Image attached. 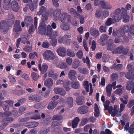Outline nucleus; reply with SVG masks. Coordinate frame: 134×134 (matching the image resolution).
I'll return each instance as SVG.
<instances>
[{"instance_id":"nucleus-1","label":"nucleus","mask_w":134,"mask_h":134,"mask_svg":"<svg viewBox=\"0 0 134 134\" xmlns=\"http://www.w3.org/2000/svg\"><path fill=\"white\" fill-rule=\"evenodd\" d=\"M127 69L129 72L125 74L126 77L129 79L134 80V70L133 66L128 64L127 66Z\"/></svg>"},{"instance_id":"nucleus-2","label":"nucleus","mask_w":134,"mask_h":134,"mask_svg":"<svg viewBox=\"0 0 134 134\" xmlns=\"http://www.w3.org/2000/svg\"><path fill=\"white\" fill-rule=\"evenodd\" d=\"M42 55L44 59L48 61L53 60L55 57L54 53L49 50L45 51Z\"/></svg>"},{"instance_id":"nucleus-3","label":"nucleus","mask_w":134,"mask_h":134,"mask_svg":"<svg viewBox=\"0 0 134 134\" xmlns=\"http://www.w3.org/2000/svg\"><path fill=\"white\" fill-rule=\"evenodd\" d=\"M52 30L51 25H48L47 27V35L48 36H50L51 39L52 40L56 39V38L58 36V32L56 31H55L51 33Z\"/></svg>"},{"instance_id":"nucleus-4","label":"nucleus","mask_w":134,"mask_h":134,"mask_svg":"<svg viewBox=\"0 0 134 134\" xmlns=\"http://www.w3.org/2000/svg\"><path fill=\"white\" fill-rule=\"evenodd\" d=\"M71 19V17L69 15L65 12H63L61 14L58 20L63 23H64L66 20L68 22H70Z\"/></svg>"},{"instance_id":"nucleus-5","label":"nucleus","mask_w":134,"mask_h":134,"mask_svg":"<svg viewBox=\"0 0 134 134\" xmlns=\"http://www.w3.org/2000/svg\"><path fill=\"white\" fill-rule=\"evenodd\" d=\"M0 30L3 33H6L8 31V28L6 21H2L0 23Z\"/></svg>"},{"instance_id":"nucleus-6","label":"nucleus","mask_w":134,"mask_h":134,"mask_svg":"<svg viewBox=\"0 0 134 134\" xmlns=\"http://www.w3.org/2000/svg\"><path fill=\"white\" fill-rule=\"evenodd\" d=\"M121 16L123 18V21L125 23L128 22L130 17L128 15L126 10L124 8H121Z\"/></svg>"},{"instance_id":"nucleus-7","label":"nucleus","mask_w":134,"mask_h":134,"mask_svg":"<svg viewBox=\"0 0 134 134\" xmlns=\"http://www.w3.org/2000/svg\"><path fill=\"white\" fill-rule=\"evenodd\" d=\"M3 108L4 111L6 112H4L3 113H0V116L2 117H3L4 116H9L11 115L12 113L11 112H7L9 109V106L8 105H3Z\"/></svg>"},{"instance_id":"nucleus-8","label":"nucleus","mask_w":134,"mask_h":134,"mask_svg":"<svg viewBox=\"0 0 134 134\" xmlns=\"http://www.w3.org/2000/svg\"><path fill=\"white\" fill-rule=\"evenodd\" d=\"M121 12V8H118L114 12V15L113 16L115 20L116 21H118L121 19V17L120 16Z\"/></svg>"},{"instance_id":"nucleus-9","label":"nucleus","mask_w":134,"mask_h":134,"mask_svg":"<svg viewBox=\"0 0 134 134\" xmlns=\"http://www.w3.org/2000/svg\"><path fill=\"white\" fill-rule=\"evenodd\" d=\"M46 26L44 23H41L38 27L39 33L41 34H45L46 30Z\"/></svg>"},{"instance_id":"nucleus-10","label":"nucleus","mask_w":134,"mask_h":134,"mask_svg":"<svg viewBox=\"0 0 134 134\" xmlns=\"http://www.w3.org/2000/svg\"><path fill=\"white\" fill-rule=\"evenodd\" d=\"M77 73L75 71L73 70H70L68 73V77L69 79L72 80H75L76 78Z\"/></svg>"},{"instance_id":"nucleus-11","label":"nucleus","mask_w":134,"mask_h":134,"mask_svg":"<svg viewBox=\"0 0 134 134\" xmlns=\"http://www.w3.org/2000/svg\"><path fill=\"white\" fill-rule=\"evenodd\" d=\"M54 90L55 93L59 94L61 96H64L66 94L65 91L63 88L56 87L54 88Z\"/></svg>"},{"instance_id":"nucleus-12","label":"nucleus","mask_w":134,"mask_h":134,"mask_svg":"<svg viewBox=\"0 0 134 134\" xmlns=\"http://www.w3.org/2000/svg\"><path fill=\"white\" fill-rule=\"evenodd\" d=\"M57 52L60 56L64 57L66 55V49L63 47H60L57 50Z\"/></svg>"},{"instance_id":"nucleus-13","label":"nucleus","mask_w":134,"mask_h":134,"mask_svg":"<svg viewBox=\"0 0 134 134\" xmlns=\"http://www.w3.org/2000/svg\"><path fill=\"white\" fill-rule=\"evenodd\" d=\"M14 120L13 118L11 117H7L3 119L2 120V124L3 126H5L9 123H11Z\"/></svg>"},{"instance_id":"nucleus-14","label":"nucleus","mask_w":134,"mask_h":134,"mask_svg":"<svg viewBox=\"0 0 134 134\" xmlns=\"http://www.w3.org/2000/svg\"><path fill=\"white\" fill-rule=\"evenodd\" d=\"M101 6L104 9H110L112 8V5L107 2L102 1L100 2Z\"/></svg>"},{"instance_id":"nucleus-15","label":"nucleus","mask_w":134,"mask_h":134,"mask_svg":"<svg viewBox=\"0 0 134 134\" xmlns=\"http://www.w3.org/2000/svg\"><path fill=\"white\" fill-rule=\"evenodd\" d=\"M38 67L40 71L42 74L46 72L48 68V66L46 64H43L41 66V64H39L38 65Z\"/></svg>"},{"instance_id":"nucleus-16","label":"nucleus","mask_w":134,"mask_h":134,"mask_svg":"<svg viewBox=\"0 0 134 134\" xmlns=\"http://www.w3.org/2000/svg\"><path fill=\"white\" fill-rule=\"evenodd\" d=\"M15 20L14 16L12 14H10L8 16V23L9 26H12L14 23Z\"/></svg>"},{"instance_id":"nucleus-17","label":"nucleus","mask_w":134,"mask_h":134,"mask_svg":"<svg viewBox=\"0 0 134 134\" xmlns=\"http://www.w3.org/2000/svg\"><path fill=\"white\" fill-rule=\"evenodd\" d=\"M24 21L26 25L28 27L32 25L33 23V19L30 16H27L25 18Z\"/></svg>"},{"instance_id":"nucleus-18","label":"nucleus","mask_w":134,"mask_h":134,"mask_svg":"<svg viewBox=\"0 0 134 134\" xmlns=\"http://www.w3.org/2000/svg\"><path fill=\"white\" fill-rule=\"evenodd\" d=\"M53 80L51 78H49L45 80L44 82V85L50 88L53 85Z\"/></svg>"},{"instance_id":"nucleus-19","label":"nucleus","mask_w":134,"mask_h":134,"mask_svg":"<svg viewBox=\"0 0 134 134\" xmlns=\"http://www.w3.org/2000/svg\"><path fill=\"white\" fill-rule=\"evenodd\" d=\"M61 13V11L59 9H57L55 10L53 14L54 19V20L57 21L58 20Z\"/></svg>"},{"instance_id":"nucleus-20","label":"nucleus","mask_w":134,"mask_h":134,"mask_svg":"<svg viewBox=\"0 0 134 134\" xmlns=\"http://www.w3.org/2000/svg\"><path fill=\"white\" fill-rule=\"evenodd\" d=\"M88 111V108L86 106H81L78 109V112L80 114H84L87 113Z\"/></svg>"},{"instance_id":"nucleus-21","label":"nucleus","mask_w":134,"mask_h":134,"mask_svg":"<svg viewBox=\"0 0 134 134\" xmlns=\"http://www.w3.org/2000/svg\"><path fill=\"white\" fill-rule=\"evenodd\" d=\"M80 64V61L77 59H75L72 63V67L74 69H76L79 67Z\"/></svg>"},{"instance_id":"nucleus-22","label":"nucleus","mask_w":134,"mask_h":134,"mask_svg":"<svg viewBox=\"0 0 134 134\" xmlns=\"http://www.w3.org/2000/svg\"><path fill=\"white\" fill-rule=\"evenodd\" d=\"M113 40L111 39H110L108 42L107 47L108 50L109 51H112L114 49L115 46L113 45Z\"/></svg>"},{"instance_id":"nucleus-23","label":"nucleus","mask_w":134,"mask_h":134,"mask_svg":"<svg viewBox=\"0 0 134 134\" xmlns=\"http://www.w3.org/2000/svg\"><path fill=\"white\" fill-rule=\"evenodd\" d=\"M11 0H4L3 3V7L6 10H8L10 5Z\"/></svg>"},{"instance_id":"nucleus-24","label":"nucleus","mask_w":134,"mask_h":134,"mask_svg":"<svg viewBox=\"0 0 134 134\" xmlns=\"http://www.w3.org/2000/svg\"><path fill=\"white\" fill-rule=\"evenodd\" d=\"M57 102L54 100L50 102L48 106V108L49 110L53 109L56 106Z\"/></svg>"},{"instance_id":"nucleus-25","label":"nucleus","mask_w":134,"mask_h":134,"mask_svg":"<svg viewBox=\"0 0 134 134\" xmlns=\"http://www.w3.org/2000/svg\"><path fill=\"white\" fill-rule=\"evenodd\" d=\"M56 66L58 68L61 69H63L66 68L67 66L64 62H60L56 64Z\"/></svg>"},{"instance_id":"nucleus-26","label":"nucleus","mask_w":134,"mask_h":134,"mask_svg":"<svg viewBox=\"0 0 134 134\" xmlns=\"http://www.w3.org/2000/svg\"><path fill=\"white\" fill-rule=\"evenodd\" d=\"M60 27L64 30H68L70 29V26L67 23H62L60 25Z\"/></svg>"},{"instance_id":"nucleus-27","label":"nucleus","mask_w":134,"mask_h":134,"mask_svg":"<svg viewBox=\"0 0 134 134\" xmlns=\"http://www.w3.org/2000/svg\"><path fill=\"white\" fill-rule=\"evenodd\" d=\"M33 115L31 116V119H38L41 118L40 115L38 113L37 110L35 111V112L32 114Z\"/></svg>"},{"instance_id":"nucleus-28","label":"nucleus","mask_w":134,"mask_h":134,"mask_svg":"<svg viewBox=\"0 0 134 134\" xmlns=\"http://www.w3.org/2000/svg\"><path fill=\"white\" fill-rule=\"evenodd\" d=\"M126 89L128 90H130L132 88L134 87V82L131 81H128L127 82Z\"/></svg>"},{"instance_id":"nucleus-29","label":"nucleus","mask_w":134,"mask_h":134,"mask_svg":"<svg viewBox=\"0 0 134 134\" xmlns=\"http://www.w3.org/2000/svg\"><path fill=\"white\" fill-rule=\"evenodd\" d=\"M67 36L65 35L63 37L59 36L58 38V42L59 43H64L66 40Z\"/></svg>"},{"instance_id":"nucleus-30","label":"nucleus","mask_w":134,"mask_h":134,"mask_svg":"<svg viewBox=\"0 0 134 134\" xmlns=\"http://www.w3.org/2000/svg\"><path fill=\"white\" fill-rule=\"evenodd\" d=\"M80 121V119L78 117H76L72 121V127L73 128H75L77 126L78 124Z\"/></svg>"},{"instance_id":"nucleus-31","label":"nucleus","mask_w":134,"mask_h":134,"mask_svg":"<svg viewBox=\"0 0 134 134\" xmlns=\"http://www.w3.org/2000/svg\"><path fill=\"white\" fill-rule=\"evenodd\" d=\"M123 47L122 46H119L112 52L113 54H120L122 52Z\"/></svg>"},{"instance_id":"nucleus-32","label":"nucleus","mask_w":134,"mask_h":134,"mask_svg":"<svg viewBox=\"0 0 134 134\" xmlns=\"http://www.w3.org/2000/svg\"><path fill=\"white\" fill-rule=\"evenodd\" d=\"M78 70L80 73L85 74H87L89 72L88 70L86 68H82L80 67L78 68Z\"/></svg>"},{"instance_id":"nucleus-33","label":"nucleus","mask_w":134,"mask_h":134,"mask_svg":"<svg viewBox=\"0 0 134 134\" xmlns=\"http://www.w3.org/2000/svg\"><path fill=\"white\" fill-rule=\"evenodd\" d=\"M67 102L68 107L70 108L72 107L73 105V99L71 97H68L67 100Z\"/></svg>"},{"instance_id":"nucleus-34","label":"nucleus","mask_w":134,"mask_h":134,"mask_svg":"<svg viewBox=\"0 0 134 134\" xmlns=\"http://www.w3.org/2000/svg\"><path fill=\"white\" fill-rule=\"evenodd\" d=\"M64 87L66 91H68L70 89V81L68 80L65 81L64 83Z\"/></svg>"},{"instance_id":"nucleus-35","label":"nucleus","mask_w":134,"mask_h":134,"mask_svg":"<svg viewBox=\"0 0 134 134\" xmlns=\"http://www.w3.org/2000/svg\"><path fill=\"white\" fill-rule=\"evenodd\" d=\"M90 33L92 36L95 37L97 36L99 34V31L95 29H91Z\"/></svg>"},{"instance_id":"nucleus-36","label":"nucleus","mask_w":134,"mask_h":134,"mask_svg":"<svg viewBox=\"0 0 134 134\" xmlns=\"http://www.w3.org/2000/svg\"><path fill=\"white\" fill-rule=\"evenodd\" d=\"M94 116L97 117L99 115V111L98 107L96 104H94Z\"/></svg>"},{"instance_id":"nucleus-37","label":"nucleus","mask_w":134,"mask_h":134,"mask_svg":"<svg viewBox=\"0 0 134 134\" xmlns=\"http://www.w3.org/2000/svg\"><path fill=\"white\" fill-rule=\"evenodd\" d=\"M11 7L13 11L17 12V2L15 1H13L11 4Z\"/></svg>"},{"instance_id":"nucleus-38","label":"nucleus","mask_w":134,"mask_h":134,"mask_svg":"<svg viewBox=\"0 0 134 134\" xmlns=\"http://www.w3.org/2000/svg\"><path fill=\"white\" fill-rule=\"evenodd\" d=\"M71 87L75 89H77L79 88L80 86L79 83L78 82H72L71 83Z\"/></svg>"},{"instance_id":"nucleus-39","label":"nucleus","mask_w":134,"mask_h":134,"mask_svg":"<svg viewBox=\"0 0 134 134\" xmlns=\"http://www.w3.org/2000/svg\"><path fill=\"white\" fill-rule=\"evenodd\" d=\"M82 60L84 63H86L87 64L88 68H90L91 65L90 63V60L89 58L88 57H86V58H83Z\"/></svg>"},{"instance_id":"nucleus-40","label":"nucleus","mask_w":134,"mask_h":134,"mask_svg":"<svg viewBox=\"0 0 134 134\" xmlns=\"http://www.w3.org/2000/svg\"><path fill=\"white\" fill-rule=\"evenodd\" d=\"M114 18L113 17V19L112 20L111 18H109L107 21L106 23V25L107 26L110 25L112 23L117 22L114 20Z\"/></svg>"},{"instance_id":"nucleus-41","label":"nucleus","mask_w":134,"mask_h":134,"mask_svg":"<svg viewBox=\"0 0 134 134\" xmlns=\"http://www.w3.org/2000/svg\"><path fill=\"white\" fill-rule=\"evenodd\" d=\"M128 96L127 95H125L123 96L125 100H124L123 99L121 98H120V99L124 104H126L128 102Z\"/></svg>"},{"instance_id":"nucleus-42","label":"nucleus","mask_w":134,"mask_h":134,"mask_svg":"<svg viewBox=\"0 0 134 134\" xmlns=\"http://www.w3.org/2000/svg\"><path fill=\"white\" fill-rule=\"evenodd\" d=\"M31 76L34 80L36 81L37 80L39 77V74H36L34 72H33L32 73Z\"/></svg>"},{"instance_id":"nucleus-43","label":"nucleus","mask_w":134,"mask_h":134,"mask_svg":"<svg viewBox=\"0 0 134 134\" xmlns=\"http://www.w3.org/2000/svg\"><path fill=\"white\" fill-rule=\"evenodd\" d=\"M23 49L25 51L29 53L32 51V48L30 46H27L23 48Z\"/></svg>"},{"instance_id":"nucleus-44","label":"nucleus","mask_w":134,"mask_h":134,"mask_svg":"<svg viewBox=\"0 0 134 134\" xmlns=\"http://www.w3.org/2000/svg\"><path fill=\"white\" fill-rule=\"evenodd\" d=\"M83 55V53L81 50H79L76 53V56L80 59L82 58Z\"/></svg>"},{"instance_id":"nucleus-45","label":"nucleus","mask_w":134,"mask_h":134,"mask_svg":"<svg viewBox=\"0 0 134 134\" xmlns=\"http://www.w3.org/2000/svg\"><path fill=\"white\" fill-rule=\"evenodd\" d=\"M83 85L86 91L87 92H88L89 91V89L88 81H85L83 83Z\"/></svg>"},{"instance_id":"nucleus-46","label":"nucleus","mask_w":134,"mask_h":134,"mask_svg":"<svg viewBox=\"0 0 134 134\" xmlns=\"http://www.w3.org/2000/svg\"><path fill=\"white\" fill-rule=\"evenodd\" d=\"M63 118V116L62 115H54L53 118V120H62Z\"/></svg>"},{"instance_id":"nucleus-47","label":"nucleus","mask_w":134,"mask_h":134,"mask_svg":"<svg viewBox=\"0 0 134 134\" xmlns=\"http://www.w3.org/2000/svg\"><path fill=\"white\" fill-rule=\"evenodd\" d=\"M108 37V36L106 34H104L102 36L100 39L99 40L100 43H101L102 41H103L107 39Z\"/></svg>"},{"instance_id":"nucleus-48","label":"nucleus","mask_w":134,"mask_h":134,"mask_svg":"<svg viewBox=\"0 0 134 134\" xmlns=\"http://www.w3.org/2000/svg\"><path fill=\"white\" fill-rule=\"evenodd\" d=\"M10 82L12 83H14L16 81V80L13 75L10 74L8 76Z\"/></svg>"},{"instance_id":"nucleus-49","label":"nucleus","mask_w":134,"mask_h":134,"mask_svg":"<svg viewBox=\"0 0 134 134\" xmlns=\"http://www.w3.org/2000/svg\"><path fill=\"white\" fill-rule=\"evenodd\" d=\"M118 78V75L116 73H113L111 76V80L114 81L116 80Z\"/></svg>"},{"instance_id":"nucleus-50","label":"nucleus","mask_w":134,"mask_h":134,"mask_svg":"<svg viewBox=\"0 0 134 134\" xmlns=\"http://www.w3.org/2000/svg\"><path fill=\"white\" fill-rule=\"evenodd\" d=\"M67 54L68 56L70 57H74L75 56V53L74 52L70 51H68Z\"/></svg>"},{"instance_id":"nucleus-51","label":"nucleus","mask_w":134,"mask_h":134,"mask_svg":"<svg viewBox=\"0 0 134 134\" xmlns=\"http://www.w3.org/2000/svg\"><path fill=\"white\" fill-rule=\"evenodd\" d=\"M119 110H113V111L111 113V115L112 116H114L115 115H116L118 116H120L121 115L120 114H118V112Z\"/></svg>"},{"instance_id":"nucleus-52","label":"nucleus","mask_w":134,"mask_h":134,"mask_svg":"<svg viewBox=\"0 0 134 134\" xmlns=\"http://www.w3.org/2000/svg\"><path fill=\"white\" fill-rule=\"evenodd\" d=\"M76 102L78 105H81L83 104V101L80 98H77L76 99Z\"/></svg>"},{"instance_id":"nucleus-53","label":"nucleus","mask_w":134,"mask_h":134,"mask_svg":"<svg viewBox=\"0 0 134 134\" xmlns=\"http://www.w3.org/2000/svg\"><path fill=\"white\" fill-rule=\"evenodd\" d=\"M129 133L131 134L134 132V124L132 125L129 129Z\"/></svg>"},{"instance_id":"nucleus-54","label":"nucleus","mask_w":134,"mask_h":134,"mask_svg":"<svg viewBox=\"0 0 134 134\" xmlns=\"http://www.w3.org/2000/svg\"><path fill=\"white\" fill-rule=\"evenodd\" d=\"M26 99L25 98H23L18 100L19 103H17V106H19L20 105V104L23 103L26 101Z\"/></svg>"},{"instance_id":"nucleus-55","label":"nucleus","mask_w":134,"mask_h":134,"mask_svg":"<svg viewBox=\"0 0 134 134\" xmlns=\"http://www.w3.org/2000/svg\"><path fill=\"white\" fill-rule=\"evenodd\" d=\"M66 61L67 64L68 65H70L72 63V58L68 57L66 59Z\"/></svg>"},{"instance_id":"nucleus-56","label":"nucleus","mask_w":134,"mask_h":134,"mask_svg":"<svg viewBox=\"0 0 134 134\" xmlns=\"http://www.w3.org/2000/svg\"><path fill=\"white\" fill-rule=\"evenodd\" d=\"M64 81L61 80L59 79L55 83V85H62L64 83Z\"/></svg>"},{"instance_id":"nucleus-57","label":"nucleus","mask_w":134,"mask_h":134,"mask_svg":"<svg viewBox=\"0 0 134 134\" xmlns=\"http://www.w3.org/2000/svg\"><path fill=\"white\" fill-rule=\"evenodd\" d=\"M83 46L85 50L87 52L88 51V49L87 45V41L86 40H84L83 41Z\"/></svg>"},{"instance_id":"nucleus-58","label":"nucleus","mask_w":134,"mask_h":134,"mask_svg":"<svg viewBox=\"0 0 134 134\" xmlns=\"http://www.w3.org/2000/svg\"><path fill=\"white\" fill-rule=\"evenodd\" d=\"M114 93L119 95H121L122 93V89L120 88L117 89L115 91Z\"/></svg>"},{"instance_id":"nucleus-59","label":"nucleus","mask_w":134,"mask_h":134,"mask_svg":"<svg viewBox=\"0 0 134 134\" xmlns=\"http://www.w3.org/2000/svg\"><path fill=\"white\" fill-rule=\"evenodd\" d=\"M49 129H46L44 130H41L39 132V134H46L49 132Z\"/></svg>"},{"instance_id":"nucleus-60","label":"nucleus","mask_w":134,"mask_h":134,"mask_svg":"<svg viewBox=\"0 0 134 134\" xmlns=\"http://www.w3.org/2000/svg\"><path fill=\"white\" fill-rule=\"evenodd\" d=\"M42 46L44 48H48L49 46V44L47 42H43L42 44Z\"/></svg>"},{"instance_id":"nucleus-61","label":"nucleus","mask_w":134,"mask_h":134,"mask_svg":"<svg viewBox=\"0 0 134 134\" xmlns=\"http://www.w3.org/2000/svg\"><path fill=\"white\" fill-rule=\"evenodd\" d=\"M105 80L104 77H102L101 79V80L99 83L100 85L102 86H104L105 85Z\"/></svg>"},{"instance_id":"nucleus-62","label":"nucleus","mask_w":134,"mask_h":134,"mask_svg":"<svg viewBox=\"0 0 134 134\" xmlns=\"http://www.w3.org/2000/svg\"><path fill=\"white\" fill-rule=\"evenodd\" d=\"M122 65L121 64L117 65L115 67V69L117 70H121L122 69Z\"/></svg>"},{"instance_id":"nucleus-63","label":"nucleus","mask_w":134,"mask_h":134,"mask_svg":"<svg viewBox=\"0 0 134 134\" xmlns=\"http://www.w3.org/2000/svg\"><path fill=\"white\" fill-rule=\"evenodd\" d=\"M54 5L55 7H58L59 6V4L58 2L59 0H52Z\"/></svg>"},{"instance_id":"nucleus-64","label":"nucleus","mask_w":134,"mask_h":134,"mask_svg":"<svg viewBox=\"0 0 134 134\" xmlns=\"http://www.w3.org/2000/svg\"><path fill=\"white\" fill-rule=\"evenodd\" d=\"M130 31L131 33L134 35V25H132L131 26Z\"/></svg>"}]
</instances>
